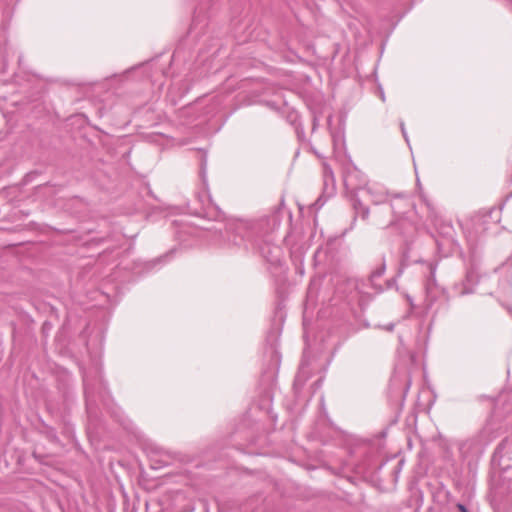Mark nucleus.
<instances>
[{
  "label": "nucleus",
  "mask_w": 512,
  "mask_h": 512,
  "mask_svg": "<svg viewBox=\"0 0 512 512\" xmlns=\"http://www.w3.org/2000/svg\"><path fill=\"white\" fill-rule=\"evenodd\" d=\"M266 225L264 221H232L225 225L224 231L222 228H217V231L228 245L259 253L271 269L280 272L283 267V250L274 243L273 234L265 232Z\"/></svg>",
  "instance_id": "1"
},
{
  "label": "nucleus",
  "mask_w": 512,
  "mask_h": 512,
  "mask_svg": "<svg viewBox=\"0 0 512 512\" xmlns=\"http://www.w3.org/2000/svg\"><path fill=\"white\" fill-rule=\"evenodd\" d=\"M343 182L355 212L354 221L357 217L365 220L369 215V208L363 201H370L374 205L384 202L382 190L367 183L365 175L352 163L350 156L343 164Z\"/></svg>",
  "instance_id": "2"
},
{
  "label": "nucleus",
  "mask_w": 512,
  "mask_h": 512,
  "mask_svg": "<svg viewBox=\"0 0 512 512\" xmlns=\"http://www.w3.org/2000/svg\"><path fill=\"white\" fill-rule=\"evenodd\" d=\"M83 385L86 402V411L90 420L97 418L99 402L107 409L110 408V393L107 389V383L103 379L101 372L97 371L95 377L89 373H83Z\"/></svg>",
  "instance_id": "3"
},
{
  "label": "nucleus",
  "mask_w": 512,
  "mask_h": 512,
  "mask_svg": "<svg viewBox=\"0 0 512 512\" xmlns=\"http://www.w3.org/2000/svg\"><path fill=\"white\" fill-rule=\"evenodd\" d=\"M198 204L189 206V212L197 217L216 219L219 217L220 211L218 207L212 202L207 192H202L197 195Z\"/></svg>",
  "instance_id": "4"
},
{
  "label": "nucleus",
  "mask_w": 512,
  "mask_h": 512,
  "mask_svg": "<svg viewBox=\"0 0 512 512\" xmlns=\"http://www.w3.org/2000/svg\"><path fill=\"white\" fill-rule=\"evenodd\" d=\"M292 237V235L286 236L285 242L290 246V258L295 267L296 273L303 276L305 273L304 257L309 245L304 241L292 243Z\"/></svg>",
  "instance_id": "5"
},
{
  "label": "nucleus",
  "mask_w": 512,
  "mask_h": 512,
  "mask_svg": "<svg viewBox=\"0 0 512 512\" xmlns=\"http://www.w3.org/2000/svg\"><path fill=\"white\" fill-rule=\"evenodd\" d=\"M335 193V178L332 171V168L324 164L323 165V190L322 194L318 197V199L313 203V207L315 210H319L324 206L326 201L332 197Z\"/></svg>",
  "instance_id": "6"
},
{
  "label": "nucleus",
  "mask_w": 512,
  "mask_h": 512,
  "mask_svg": "<svg viewBox=\"0 0 512 512\" xmlns=\"http://www.w3.org/2000/svg\"><path fill=\"white\" fill-rule=\"evenodd\" d=\"M280 115L294 127L298 140L301 142L306 141L304 127L300 121L299 113L295 109L289 107L286 102H283Z\"/></svg>",
  "instance_id": "7"
},
{
  "label": "nucleus",
  "mask_w": 512,
  "mask_h": 512,
  "mask_svg": "<svg viewBox=\"0 0 512 512\" xmlns=\"http://www.w3.org/2000/svg\"><path fill=\"white\" fill-rule=\"evenodd\" d=\"M311 359L307 349L303 352V357L299 366V370L295 376L293 389L295 395H298L300 389L305 385L310 374Z\"/></svg>",
  "instance_id": "8"
},
{
  "label": "nucleus",
  "mask_w": 512,
  "mask_h": 512,
  "mask_svg": "<svg viewBox=\"0 0 512 512\" xmlns=\"http://www.w3.org/2000/svg\"><path fill=\"white\" fill-rule=\"evenodd\" d=\"M148 67H149V63H141L138 65H135V66L125 70L123 73L114 74V75L106 78L105 82L109 85L117 84V87H119L122 83H124L126 80H128L132 74H134L137 71H142V73L148 77L149 76Z\"/></svg>",
  "instance_id": "9"
},
{
  "label": "nucleus",
  "mask_w": 512,
  "mask_h": 512,
  "mask_svg": "<svg viewBox=\"0 0 512 512\" xmlns=\"http://www.w3.org/2000/svg\"><path fill=\"white\" fill-rule=\"evenodd\" d=\"M384 262L381 263L373 270L368 279L369 285L375 290L376 294H379L383 290L384 286Z\"/></svg>",
  "instance_id": "10"
},
{
  "label": "nucleus",
  "mask_w": 512,
  "mask_h": 512,
  "mask_svg": "<svg viewBox=\"0 0 512 512\" xmlns=\"http://www.w3.org/2000/svg\"><path fill=\"white\" fill-rule=\"evenodd\" d=\"M207 26L205 19H201L199 14H196L188 30V37L195 40L204 34V29Z\"/></svg>",
  "instance_id": "11"
},
{
  "label": "nucleus",
  "mask_w": 512,
  "mask_h": 512,
  "mask_svg": "<svg viewBox=\"0 0 512 512\" xmlns=\"http://www.w3.org/2000/svg\"><path fill=\"white\" fill-rule=\"evenodd\" d=\"M279 334H280V331L278 329H276V330L271 331L267 337V341L268 342L271 341L268 352L270 354L271 361L274 363V365L277 368L280 364V353L276 347V342L278 340Z\"/></svg>",
  "instance_id": "12"
},
{
  "label": "nucleus",
  "mask_w": 512,
  "mask_h": 512,
  "mask_svg": "<svg viewBox=\"0 0 512 512\" xmlns=\"http://www.w3.org/2000/svg\"><path fill=\"white\" fill-rule=\"evenodd\" d=\"M332 121L333 116L330 114L327 117V126L332 138L333 147L337 152L340 146L341 148H345L344 133L342 129H339L337 132H335V129L332 128Z\"/></svg>",
  "instance_id": "13"
},
{
  "label": "nucleus",
  "mask_w": 512,
  "mask_h": 512,
  "mask_svg": "<svg viewBox=\"0 0 512 512\" xmlns=\"http://www.w3.org/2000/svg\"><path fill=\"white\" fill-rule=\"evenodd\" d=\"M198 68H195L194 72H191L189 75H187L189 78H186L184 81H194L195 79L202 78L208 74L207 69H201L200 71H197Z\"/></svg>",
  "instance_id": "14"
},
{
  "label": "nucleus",
  "mask_w": 512,
  "mask_h": 512,
  "mask_svg": "<svg viewBox=\"0 0 512 512\" xmlns=\"http://www.w3.org/2000/svg\"><path fill=\"white\" fill-rule=\"evenodd\" d=\"M312 114V132H315L319 126L320 115L318 111H311Z\"/></svg>",
  "instance_id": "15"
},
{
  "label": "nucleus",
  "mask_w": 512,
  "mask_h": 512,
  "mask_svg": "<svg viewBox=\"0 0 512 512\" xmlns=\"http://www.w3.org/2000/svg\"><path fill=\"white\" fill-rule=\"evenodd\" d=\"M264 104L271 110L277 111L279 114L281 113L282 104H278L276 101H265Z\"/></svg>",
  "instance_id": "16"
},
{
  "label": "nucleus",
  "mask_w": 512,
  "mask_h": 512,
  "mask_svg": "<svg viewBox=\"0 0 512 512\" xmlns=\"http://www.w3.org/2000/svg\"><path fill=\"white\" fill-rule=\"evenodd\" d=\"M384 436V432H379L377 438L375 440H367L366 445L369 449H375L376 448V441L379 442L380 438Z\"/></svg>",
  "instance_id": "17"
},
{
  "label": "nucleus",
  "mask_w": 512,
  "mask_h": 512,
  "mask_svg": "<svg viewBox=\"0 0 512 512\" xmlns=\"http://www.w3.org/2000/svg\"><path fill=\"white\" fill-rule=\"evenodd\" d=\"M173 253V250L170 251L169 253H167L166 255H164L163 257L161 258H158V259H155L153 261H151L150 263H148V268L151 269L152 267H154L157 263L161 262L163 258H167L169 257L171 254Z\"/></svg>",
  "instance_id": "18"
},
{
  "label": "nucleus",
  "mask_w": 512,
  "mask_h": 512,
  "mask_svg": "<svg viewBox=\"0 0 512 512\" xmlns=\"http://www.w3.org/2000/svg\"><path fill=\"white\" fill-rule=\"evenodd\" d=\"M215 101V106H213V108L209 109L208 113H217L218 112V109L220 107V99L218 97H215L213 99Z\"/></svg>",
  "instance_id": "19"
},
{
  "label": "nucleus",
  "mask_w": 512,
  "mask_h": 512,
  "mask_svg": "<svg viewBox=\"0 0 512 512\" xmlns=\"http://www.w3.org/2000/svg\"><path fill=\"white\" fill-rule=\"evenodd\" d=\"M182 56H183V51H178V50L174 51L173 56H172V62L175 63L176 61L181 60Z\"/></svg>",
  "instance_id": "20"
},
{
  "label": "nucleus",
  "mask_w": 512,
  "mask_h": 512,
  "mask_svg": "<svg viewBox=\"0 0 512 512\" xmlns=\"http://www.w3.org/2000/svg\"><path fill=\"white\" fill-rule=\"evenodd\" d=\"M47 429H48L47 436L52 440H56L57 439L56 431L51 427H47Z\"/></svg>",
  "instance_id": "21"
},
{
  "label": "nucleus",
  "mask_w": 512,
  "mask_h": 512,
  "mask_svg": "<svg viewBox=\"0 0 512 512\" xmlns=\"http://www.w3.org/2000/svg\"><path fill=\"white\" fill-rule=\"evenodd\" d=\"M158 464H159V465H156V464H155V465H152V468H154V469H158V468H160V467H162V466H166V465H168V461H167V460H164V459H161V460H159Z\"/></svg>",
  "instance_id": "22"
},
{
  "label": "nucleus",
  "mask_w": 512,
  "mask_h": 512,
  "mask_svg": "<svg viewBox=\"0 0 512 512\" xmlns=\"http://www.w3.org/2000/svg\"><path fill=\"white\" fill-rule=\"evenodd\" d=\"M378 96L380 97L381 100L384 101V90L382 89L381 85L378 86Z\"/></svg>",
  "instance_id": "23"
},
{
  "label": "nucleus",
  "mask_w": 512,
  "mask_h": 512,
  "mask_svg": "<svg viewBox=\"0 0 512 512\" xmlns=\"http://www.w3.org/2000/svg\"><path fill=\"white\" fill-rule=\"evenodd\" d=\"M457 508L459 509L460 512H468L466 507L464 505H462V504H458Z\"/></svg>",
  "instance_id": "24"
},
{
  "label": "nucleus",
  "mask_w": 512,
  "mask_h": 512,
  "mask_svg": "<svg viewBox=\"0 0 512 512\" xmlns=\"http://www.w3.org/2000/svg\"><path fill=\"white\" fill-rule=\"evenodd\" d=\"M275 314H276V316L279 317L280 320L283 319V312L281 311V309H277Z\"/></svg>",
  "instance_id": "25"
},
{
  "label": "nucleus",
  "mask_w": 512,
  "mask_h": 512,
  "mask_svg": "<svg viewBox=\"0 0 512 512\" xmlns=\"http://www.w3.org/2000/svg\"><path fill=\"white\" fill-rule=\"evenodd\" d=\"M379 50H380V53H381V54H382V53H384V41H381V42L379 43Z\"/></svg>",
  "instance_id": "26"
},
{
  "label": "nucleus",
  "mask_w": 512,
  "mask_h": 512,
  "mask_svg": "<svg viewBox=\"0 0 512 512\" xmlns=\"http://www.w3.org/2000/svg\"><path fill=\"white\" fill-rule=\"evenodd\" d=\"M189 88H190V87H189V85H186V86L183 88V91L181 92V94L183 95V94L187 93V92H188V90H189Z\"/></svg>",
  "instance_id": "27"
},
{
  "label": "nucleus",
  "mask_w": 512,
  "mask_h": 512,
  "mask_svg": "<svg viewBox=\"0 0 512 512\" xmlns=\"http://www.w3.org/2000/svg\"><path fill=\"white\" fill-rule=\"evenodd\" d=\"M205 165H206V159H202V161H201V168L204 169Z\"/></svg>",
  "instance_id": "28"
},
{
  "label": "nucleus",
  "mask_w": 512,
  "mask_h": 512,
  "mask_svg": "<svg viewBox=\"0 0 512 512\" xmlns=\"http://www.w3.org/2000/svg\"><path fill=\"white\" fill-rule=\"evenodd\" d=\"M321 382H322V380H321V379H319V380H317V381L315 382V385L320 386V385H321Z\"/></svg>",
  "instance_id": "29"
},
{
  "label": "nucleus",
  "mask_w": 512,
  "mask_h": 512,
  "mask_svg": "<svg viewBox=\"0 0 512 512\" xmlns=\"http://www.w3.org/2000/svg\"><path fill=\"white\" fill-rule=\"evenodd\" d=\"M191 110H194V107H188V108L184 109V111H191Z\"/></svg>",
  "instance_id": "30"
},
{
  "label": "nucleus",
  "mask_w": 512,
  "mask_h": 512,
  "mask_svg": "<svg viewBox=\"0 0 512 512\" xmlns=\"http://www.w3.org/2000/svg\"><path fill=\"white\" fill-rule=\"evenodd\" d=\"M321 407L324 409V398H321Z\"/></svg>",
  "instance_id": "31"
},
{
  "label": "nucleus",
  "mask_w": 512,
  "mask_h": 512,
  "mask_svg": "<svg viewBox=\"0 0 512 512\" xmlns=\"http://www.w3.org/2000/svg\"><path fill=\"white\" fill-rule=\"evenodd\" d=\"M49 324L47 322L44 323L43 325V330H45V327H47Z\"/></svg>",
  "instance_id": "32"
},
{
  "label": "nucleus",
  "mask_w": 512,
  "mask_h": 512,
  "mask_svg": "<svg viewBox=\"0 0 512 512\" xmlns=\"http://www.w3.org/2000/svg\"><path fill=\"white\" fill-rule=\"evenodd\" d=\"M382 465H383V461H381V462L379 463L378 468H381V467H382Z\"/></svg>",
  "instance_id": "33"
},
{
  "label": "nucleus",
  "mask_w": 512,
  "mask_h": 512,
  "mask_svg": "<svg viewBox=\"0 0 512 512\" xmlns=\"http://www.w3.org/2000/svg\"><path fill=\"white\" fill-rule=\"evenodd\" d=\"M175 86H176V83H175V82H174V83H172V89H174V88H175Z\"/></svg>",
  "instance_id": "34"
}]
</instances>
